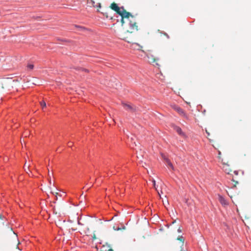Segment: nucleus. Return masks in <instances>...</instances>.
<instances>
[{
	"instance_id": "obj_5",
	"label": "nucleus",
	"mask_w": 251,
	"mask_h": 251,
	"mask_svg": "<svg viewBox=\"0 0 251 251\" xmlns=\"http://www.w3.org/2000/svg\"><path fill=\"white\" fill-rule=\"evenodd\" d=\"M174 129H175V130L177 132V133L182 136H185V133L182 131L181 128L179 127V126H176L174 128Z\"/></svg>"
},
{
	"instance_id": "obj_2",
	"label": "nucleus",
	"mask_w": 251,
	"mask_h": 251,
	"mask_svg": "<svg viewBox=\"0 0 251 251\" xmlns=\"http://www.w3.org/2000/svg\"><path fill=\"white\" fill-rule=\"evenodd\" d=\"M172 108L176 111L180 116L183 117L184 118L188 120L189 119L188 115L186 113L183 109H182L179 106L174 105L172 106Z\"/></svg>"
},
{
	"instance_id": "obj_16",
	"label": "nucleus",
	"mask_w": 251,
	"mask_h": 251,
	"mask_svg": "<svg viewBox=\"0 0 251 251\" xmlns=\"http://www.w3.org/2000/svg\"><path fill=\"white\" fill-rule=\"evenodd\" d=\"M4 217H3L0 214V220H3Z\"/></svg>"
},
{
	"instance_id": "obj_20",
	"label": "nucleus",
	"mask_w": 251,
	"mask_h": 251,
	"mask_svg": "<svg viewBox=\"0 0 251 251\" xmlns=\"http://www.w3.org/2000/svg\"><path fill=\"white\" fill-rule=\"evenodd\" d=\"M234 173L236 175H238V172H237V171H235L234 172Z\"/></svg>"
},
{
	"instance_id": "obj_4",
	"label": "nucleus",
	"mask_w": 251,
	"mask_h": 251,
	"mask_svg": "<svg viewBox=\"0 0 251 251\" xmlns=\"http://www.w3.org/2000/svg\"><path fill=\"white\" fill-rule=\"evenodd\" d=\"M122 105L124 108L126 110L129 111H134L135 109V108H134L132 105H131L129 104L122 103Z\"/></svg>"
},
{
	"instance_id": "obj_11",
	"label": "nucleus",
	"mask_w": 251,
	"mask_h": 251,
	"mask_svg": "<svg viewBox=\"0 0 251 251\" xmlns=\"http://www.w3.org/2000/svg\"><path fill=\"white\" fill-rule=\"evenodd\" d=\"M27 69L31 70H32L34 68V65L33 64H28L27 66Z\"/></svg>"
},
{
	"instance_id": "obj_6",
	"label": "nucleus",
	"mask_w": 251,
	"mask_h": 251,
	"mask_svg": "<svg viewBox=\"0 0 251 251\" xmlns=\"http://www.w3.org/2000/svg\"><path fill=\"white\" fill-rule=\"evenodd\" d=\"M219 200L220 203L223 205H226L227 204V202L226 200V199L222 196H219Z\"/></svg>"
},
{
	"instance_id": "obj_22",
	"label": "nucleus",
	"mask_w": 251,
	"mask_h": 251,
	"mask_svg": "<svg viewBox=\"0 0 251 251\" xmlns=\"http://www.w3.org/2000/svg\"><path fill=\"white\" fill-rule=\"evenodd\" d=\"M206 133L208 135H209V133L208 132H207L206 130Z\"/></svg>"
},
{
	"instance_id": "obj_1",
	"label": "nucleus",
	"mask_w": 251,
	"mask_h": 251,
	"mask_svg": "<svg viewBox=\"0 0 251 251\" xmlns=\"http://www.w3.org/2000/svg\"><path fill=\"white\" fill-rule=\"evenodd\" d=\"M110 7L121 16L122 23H124V18H129L130 16L133 18V16L129 12H126L123 6L119 7L116 3H113L111 4Z\"/></svg>"
},
{
	"instance_id": "obj_3",
	"label": "nucleus",
	"mask_w": 251,
	"mask_h": 251,
	"mask_svg": "<svg viewBox=\"0 0 251 251\" xmlns=\"http://www.w3.org/2000/svg\"><path fill=\"white\" fill-rule=\"evenodd\" d=\"M130 18H131L132 20H133L134 17H133V18H132L131 17V16H130L129 18H126L128 21H129V25H130V27L132 29H137V26L136 25V23L135 22H132Z\"/></svg>"
},
{
	"instance_id": "obj_13",
	"label": "nucleus",
	"mask_w": 251,
	"mask_h": 251,
	"mask_svg": "<svg viewBox=\"0 0 251 251\" xmlns=\"http://www.w3.org/2000/svg\"><path fill=\"white\" fill-rule=\"evenodd\" d=\"M95 7H101V5H100V3H98L97 4V5H96L95 6H94Z\"/></svg>"
},
{
	"instance_id": "obj_23",
	"label": "nucleus",
	"mask_w": 251,
	"mask_h": 251,
	"mask_svg": "<svg viewBox=\"0 0 251 251\" xmlns=\"http://www.w3.org/2000/svg\"><path fill=\"white\" fill-rule=\"evenodd\" d=\"M80 28H81V29H85V28H84V27H80Z\"/></svg>"
},
{
	"instance_id": "obj_18",
	"label": "nucleus",
	"mask_w": 251,
	"mask_h": 251,
	"mask_svg": "<svg viewBox=\"0 0 251 251\" xmlns=\"http://www.w3.org/2000/svg\"><path fill=\"white\" fill-rule=\"evenodd\" d=\"M83 71L86 72H88V71L87 69H82Z\"/></svg>"
},
{
	"instance_id": "obj_17",
	"label": "nucleus",
	"mask_w": 251,
	"mask_h": 251,
	"mask_svg": "<svg viewBox=\"0 0 251 251\" xmlns=\"http://www.w3.org/2000/svg\"><path fill=\"white\" fill-rule=\"evenodd\" d=\"M152 182H153L154 187H155V181L154 180H153Z\"/></svg>"
},
{
	"instance_id": "obj_7",
	"label": "nucleus",
	"mask_w": 251,
	"mask_h": 251,
	"mask_svg": "<svg viewBox=\"0 0 251 251\" xmlns=\"http://www.w3.org/2000/svg\"><path fill=\"white\" fill-rule=\"evenodd\" d=\"M100 251H113V250L108 246L103 245L101 247Z\"/></svg>"
},
{
	"instance_id": "obj_9",
	"label": "nucleus",
	"mask_w": 251,
	"mask_h": 251,
	"mask_svg": "<svg viewBox=\"0 0 251 251\" xmlns=\"http://www.w3.org/2000/svg\"><path fill=\"white\" fill-rule=\"evenodd\" d=\"M167 166L171 168V169L172 170V171H174L175 170V168L174 167V166L173 165V164L171 162L169 164H168L167 165Z\"/></svg>"
},
{
	"instance_id": "obj_24",
	"label": "nucleus",
	"mask_w": 251,
	"mask_h": 251,
	"mask_svg": "<svg viewBox=\"0 0 251 251\" xmlns=\"http://www.w3.org/2000/svg\"><path fill=\"white\" fill-rule=\"evenodd\" d=\"M78 224H80V222H79V221H78Z\"/></svg>"
},
{
	"instance_id": "obj_21",
	"label": "nucleus",
	"mask_w": 251,
	"mask_h": 251,
	"mask_svg": "<svg viewBox=\"0 0 251 251\" xmlns=\"http://www.w3.org/2000/svg\"><path fill=\"white\" fill-rule=\"evenodd\" d=\"M206 133L208 135H209V133L208 132H207L206 130Z\"/></svg>"
},
{
	"instance_id": "obj_8",
	"label": "nucleus",
	"mask_w": 251,
	"mask_h": 251,
	"mask_svg": "<svg viewBox=\"0 0 251 251\" xmlns=\"http://www.w3.org/2000/svg\"><path fill=\"white\" fill-rule=\"evenodd\" d=\"M161 155L162 159L164 160L167 165L171 162L170 160L165 154L161 153Z\"/></svg>"
},
{
	"instance_id": "obj_10",
	"label": "nucleus",
	"mask_w": 251,
	"mask_h": 251,
	"mask_svg": "<svg viewBox=\"0 0 251 251\" xmlns=\"http://www.w3.org/2000/svg\"><path fill=\"white\" fill-rule=\"evenodd\" d=\"M40 105L43 108L44 107H46V103L45 101H44L43 100L40 102Z\"/></svg>"
},
{
	"instance_id": "obj_14",
	"label": "nucleus",
	"mask_w": 251,
	"mask_h": 251,
	"mask_svg": "<svg viewBox=\"0 0 251 251\" xmlns=\"http://www.w3.org/2000/svg\"><path fill=\"white\" fill-rule=\"evenodd\" d=\"M73 145V143L70 142L68 143V146L69 147H71Z\"/></svg>"
},
{
	"instance_id": "obj_19",
	"label": "nucleus",
	"mask_w": 251,
	"mask_h": 251,
	"mask_svg": "<svg viewBox=\"0 0 251 251\" xmlns=\"http://www.w3.org/2000/svg\"><path fill=\"white\" fill-rule=\"evenodd\" d=\"M164 34L166 36V37L168 38H169V35L166 33H165Z\"/></svg>"
},
{
	"instance_id": "obj_12",
	"label": "nucleus",
	"mask_w": 251,
	"mask_h": 251,
	"mask_svg": "<svg viewBox=\"0 0 251 251\" xmlns=\"http://www.w3.org/2000/svg\"><path fill=\"white\" fill-rule=\"evenodd\" d=\"M177 240L181 241L183 243H184V238L181 236H179L178 238H177Z\"/></svg>"
},
{
	"instance_id": "obj_15",
	"label": "nucleus",
	"mask_w": 251,
	"mask_h": 251,
	"mask_svg": "<svg viewBox=\"0 0 251 251\" xmlns=\"http://www.w3.org/2000/svg\"><path fill=\"white\" fill-rule=\"evenodd\" d=\"M177 232H179V233H180V232H182V230H181V229L180 227H179V228L177 229Z\"/></svg>"
}]
</instances>
